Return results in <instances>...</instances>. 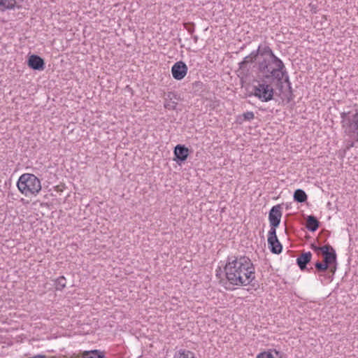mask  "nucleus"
I'll return each mask as SVG.
<instances>
[{
  "label": "nucleus",
  "instance_id": "nucleus-3",
  "mask_svg": "<svg viewBox=\"0 0 358 358\" xmlns=\"http://www.w3.org/2000/svg\"><path fill=\"white\" fill-rule=\"evenodd\" d=\"M273 64V59L268 62L266 60L262 62L259 64V69L263 73L265 74L264 77L266 79L272 80L273 78L277 79L278 81L285 80L287 83L289 87L290 88V83L289 81V76L287 73L285 66L283 64L280 70Z\"/></svg>",
  "mask_w": 358,
  "mask_h": 358
},
{
  "label": "nucleus",
  "instance_id": "nucleus-14",
  "mask_svg": "<svg viewBox=\"0 0 358 358\" xmlns=\"http://www.w3.org/2000/svg\"><path fill=\"white\" fill-rule=\"evenodd\" d=\"M312 254L310 252H307L301 254L296 259V264L301 270L306 268V265L311 260Z\"/></svg>",
  "mask_w": 358,
  "mask_h": 358
},
{
  "label": "nucleus",
  "instance_id": "nucleus-28",
  "mask_svg": "<svg viewBox=\"0 0 358 358\" xmlns=\"http://www.w3.org/2000/svg\"><path fill=\"white\" fill-rule=\"evenodd\" d=\"M355 146V142H351L348 145V149H350V148H352Z\"/></svg>",
  "mask_w": 358,
  "mask_h": 358
},
{
  "label": "nucleus",
  "instance_id": "nucleus-27",
  "mask_svg": "<svg viewBox=\"0 0 358 358\" xmlns=\"http://www.w3.org/2000/svg\"><path fill=\"white\" fill-rule=\"evenodd\" d=\"M192 38H193L194 42L195 43H197V41H198V40H199V37H198V36H196V35H194V36H192Z\"/></svg>",
  "mask_w": 358,
  "mask_h": 358
},
{
  "label": "nucleus",
  "instance_id": "nucleus-9",
  "mask_svg": "<svg viewBox=\"0 0 358 358\" xmlns=\"http://www.w3.org/2000/svg\"><path fill=\"white\" fill-rule=\"evenodd\" d=\"M187 72V66L182 62L175 63L171 68L173 77L178 80H180L185 78Z\"/></svg>",
  "mask_w": 358,
  "mask_h": 358
},
{
  "label": "nucleus",
  "instance_id": "nucleus-11",
  "mask_svg": "<svg viewBox=\"0 0 358 358\" xmlns=\"http://www.w3.org/2000/svg\"><path fill=\"white\" fill-rule=\"evenodd\" d=\"M23 0H0V10L6 11L7 10L19 8Z\"/></svg>",
  "mask_w": 358,
  "mask_h": 358
},
{
  "label": "nucleus",
  "instance_id": "nucleus-26",
  "mask_svg": "<svg viewBox=\"0 0 358 358\" xmlns=\"http://www.w3.org/2000/svg\"><path fill=\"white\" fill-rule=\"evenodd\" d=\"M274 355L275 358H282V356L279 354V352L276 350L273 351Z\"/></svg>",
  "mask_w": 358,
  "mask_h": 358
},
{
  "label": "nucleus",
  "instance_id": "nucleus-25",
  "mask_svg": "<svg viewBox=\"0 0 358 358\" xmlns=\"http://www.w3.org/2000/svg\"><path fill=\"white\" fill-rule=\"evenodd\" d=\"M186 29H187V31L190 34H192L194 33V27H186Z\"/></svg>",
  "mask_w": 358,
  "mask_h": 358
},
{
  "label": "nucleus",
  "instance_id": "nucleus-17",
  "mask_svg": "<svg viewBox=\"0 0 358 358\" xmlns=\"http://www.w3.org/2000/svg\"><path fill=\"white\" fill-rule=\"evenodd\" d=\"M319 227L318 220L313 215H309L306 220V228L312 232L315 231Z\"/></svg>",
  "mask_w": 358,
  "mask_h": 358
},
{
  "label": "nucleus",
  "instance_id": "nucleus-24",
  "mask_svg": "<svg viewBox=\"0 0 358 358\" xmlns=\"http://www.w3.org/2000/svg\"><path fill=\"white\" fill-rule=\"evenodd\" d=\"M315 268L319 271H324L327 269L329 266L325 262H317L315 264Z\"/></svg>",
  "mask_w": 358,
  "mask_h": 358
},
{
  "label": "nucleus",
  "instance_id": "nucleus-7",
  "mask_svg": "<svg viewBox=\"0 0 358 358\" xmlns=\"http://www.w3.org/2000/svg\"><path fill=\"white\" fill-rule=\"evenodd\" d=\"M268 245L271 252L273 254H280L282 246L276 236V229H270L268 233Z\"/></svg>",
  "mask_w": 358,
  "mask_h": 358
},
{
  "label": "nucleus",
  "instance_id": "nucleus-6",
  "mask_svg": "<svg viewBox=\"0 0 358 358\" xmlns=\"http://www.w3.org/2000/svg\"><path fill=\"white\" fill-rule=\"evenodd\" d=\"M313 249L316 252H322V255H324V262H325L328 266L336 262V251L331 245H326L322 247L315 246Z\"/></svg>",
  "mask_w": 358,
  "mask_h": 358
},
{
  "label": "nucleus",
  "instance_id": "nucleus-5",
  "mask_svg": "<svg viewBox=\"0 0 358 358\" xmlns=\"http://www.w3.org/2000/svg\"><path fill=\"white\" fill-rule=\"evenodd\" d=\"M269 80L265 77L259 78L253 86V95L262 102H268L273 99L274 89Z\"/></svg>",
  "mask_w": 358,
  "mask_h": 358
},
{
  "label": "nucleus",
  "instance_id": "nucleus-10",
  "mask_svg": "<svg viewBox=\"0 0 358 358\" xmlns=\"http://www.w3.org/2000/svg\"><path fill=\"white\" fill-rule=\"evenodd\" d=\"M27 64L28 66L34 70L42 71L45 68L43 59L36 55H31L29 57Z\"/></svg>",
  "mask_w": 358,
  "mask_h": 358
},
{
  "label": "nucleus",
  "instance_id": "nucleus-2",
  "mask_svg": "<svg viewBox=\"0 0 358 358\" xmlns=\"http://www.w3.org/2000/svg\"><path fill=\"white\" fill-rule=\"evenodd\" d=\"M17 187L25 196H36L42 188L41 180L32 173L22 174L17 181Z\"/></svg>",
  "mask_w": 358,
  "mask_h": 358
},
{
  "label": "nucleus",
  "instance_id": "nucleus-13",
  "mask_svg": "<svg viewBox=\"0 0 358 358\" xmlns=\"http://www.w3.org/2000/svg\"><path fill=\"white\" fill-rule=\"evenodd\" d=\"M261 54H268L271 58L273 59V64L275 66L276 68H278L277 69L280 70V69L283 66L282 61L274 55L273 52L269 47H264Z\"/></svg>",
  "mask_w": 358,
  "mask_h": 358
},
{
  "label": "nucleus",
  "instance_id": "nucleus-12",
  "mask_svg": "<svg viewBox=\"0 0 358 358\" xmlns=\"http://www.w3.org/2000/svg\"><path fill=\"white\" fill-rule=\"evenodd\" d=\"M174 155L177 159L184 162L188 157L189 150L185 145H177L175 147Z\"/></svg>",
  "mask_w": 358,
  "mask_h": 358
},
{
  "label": "nucleus",
  "instance_id": "nucleus-15",
  "mask_svg": "<svg viewBox=\"0 0 358 358\" xmlns=\"http://www.w3.org/2000/svg\"><path fill=\"white\" fill-rule=\"evenodd\" d=\"M177 96L174 93H169L165 99L164 108L168 110H176L178 106Z\"/></svg>",
  "mask_w": 358,
  "mask_h": 358
},
{
  "label": "nucleus",
  "instance_id": "nucleus-8",
  "mask_svg": "<svg viewBox=\"0 0 358 358\" xmlns=\"http://www.w3.org/2000/svg\"><path fill=\"white\" fill-rule=\"evenodd\" d=\"M282 208L280 205H276L271 208L268 215V220L271 225L270 229H275L280 223L282 217Z\"/></svg>",
  "mask_w": 358,
  "mask_h": 358
},
{
  "label": "nucleus",
  "instance_id": "nucleus-23",
  "mask_svg": "<svg viewBox=\"0 0 358 358\" xmlns=\"http://www.w3.org/2000/svg\"><path fill=\"white\" fill-rule=\"evenodd\" d=\"M257 358H275L273 351H267L259 353Z\"/></svg>",
  "mask_w": 358,
  "mask_h": 358
},
{
  "label": "nucleus",
  "instance_id": "nucleus-1",
  "mask_svg": "<svg viewBox=\"0 0 358 358\" xmlns=\"http://www.w3.org/2000/svg\"><path fill=\"white\" fill-rule=\"evenodd\" d=\"M228 283L232 286H247L255 279V268L251 259L244 255L229 256L224 267Z\"/></svg>",
  "mask_w": 358,
  "mask_h": 358
},
{
  "label": "nucleus",
  "instance_id": "nucleus-19",
  "mask_svg": "<svg viewBox=\"0 0 358 358\" xmlns=\"http://www.w3.org/2000/svg\"><path fill=\"white\" fill-rule=\"evenodd\" d=\"M307 199V194L303 189H298L294 193V199L297 202L303 203Z\"/></svg>",
  "mask_w": 358,
  "mask_h": 358
},
{
  "label": "nucleus",
  "instance_id": "nucleus-22",
  "mask_svg": "<svg viewBox=\"0 0 358 358\" xmlns=\"http://www.w3.org/2000/svg\"><path fill=\"white\" fill-rule=\"evenodd\" d=\"M66 285V280L64 276H60L55 281V285L57 290L63 289Z\"/></svg>",
  "mask_w": 358,
  "mask_h": 358
},
{
  "label": "nucleus",
  "instance_id": "nucleus-21",
  "mask_svg": "<svg viewBox=\"0 0 358 358\" xmlns=\"http://www.w3.org/2000/svg\"><path fill=\"white\" fill-rule=\"evenodd\" d=\"M255 117V114L252 111H247L246 113H244L242 115H240L237 118V121L241 124L244 121H250L253 120Z\"/></svg>",
  "mask_w": 358,
  "mask_h": 358
},
{
  "label": "nucleus",
  "instance_id": "nucleus-29",
  "mask_svg": "<svg viewBox=\"0 0 358 358\" xmlns=\"http://www.w3.org/2000/svg\"><path fill=\"white\" fill-rule=\"evenodd\" d=\"M45 356L44 355H37V356H35L34 358H45Z\"/></svg>",
  "mask_w": 358,
  "mask_h": 358
},
{
  "label": "nucleus",
  "instance_id": "nucleus-4",
  "mask_svg": "<svg viewBox=\"0 0 358 358\" xmlns=\"http://www.w3.org/2000/svg\"><path fill=\"white\" fill-rule=\"evenodd\" d=\"M341 125L344 132L349 136H355L358 142V109L341 113Z\"/></svg>",
  "mask_w": 358,
  "mask_h": 358
},
{
  "label": "nucleus",
  "instance_id": "nucleus-18",
  "mask_svg": "<svg viewBox=\"0 0 358 358\" xmlns=\"http://www.w3.org/2000/svg\"><path fill=\"white\" fill-rule=\"evenodd\" d=\"M173 358H196L194 353L187 350H180L177 351Z\"/></svg>",
  "mask_w": 358,
  "mask_h": 358
},
{
  "label": "nucleus",
  "instance_id": "nucleus-30",
  "mask_svg": "<svg viewBox=\"0 0 358 358\" xmlns=\"http://www.w3.org/2000/svg\"><path fill=\"white\" fill-rule=\"evenodd\" d=\"M45 358H46V357H45Z\"/></svg>",
  "mask_w": 358,
  "mask_h": 358
},
{
  "label": "nucleus",
  "instance_id": "nucleus-16",
  "mask_svg": "<svg viewBox=\"0 0 358 358\" xmlns=\"http://www.w3.org/2000/svg\"><path fill=\"white\" fill-rule=\"evenodd\" d=\"M259 49L260 46H259L257 50H253L249 55L246 56L243 60L239 63V68L241 69H245L247 64L253 62L259 53Z\"/></svg>",
  "mask_w": 358,
  "mask_h": 358
},
{
  "label": "nucleus",
  "instance_id": "nucleus-20",
  "mask_svg": "<svg viewBox=\"0 0 358 358\" xmlns=\"http://www.w3.org/2000/svg\"><path fill=\"white\" fill-rule=\"evenodd\" d=\"M85 358H105V355L103 352L98 350L92 351H86L84 353Z\"/></svg>",
  "mask_w": 358,
  "mask_h": 358
}]
</instances>
